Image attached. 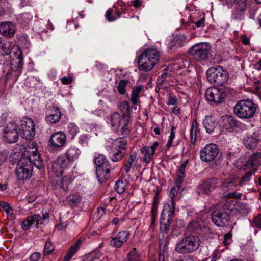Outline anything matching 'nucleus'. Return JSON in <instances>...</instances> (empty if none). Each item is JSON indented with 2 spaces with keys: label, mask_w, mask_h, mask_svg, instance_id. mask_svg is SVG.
Returning a JSON list of instances; mask_svg holds the SVG:
<instances>
[{
  "label": "nucleus",
  "mask_w": 261,
  "mask_h": 261,
  "mask_svg": "<svg viewBox=\"0 0 261 261\" xmlns=\"http://www.w3.org/2000/svg\"><path fill=\"white\" fill-rule=\"evenodd\" d=\"M164 242V240H160V251L159 252V255H168V249L167 248V242L165 243L162 248L161 247L162 244H163Z\"/></svg>",
  "instance_id": "nucleus-53"
},
{
  "label": "nucleus",
  "mask_w": 261,
  "mask_h": 261,
  "mask_svg": "<svg viewBox=\"0 0 261 261\" xmlns=\"http://www.w3.org/2000/svg\"><path fill=\"white\" fill-rule=\"evenodd\" d=\"M24 162H30L31 167L35 166L38 169H40L42 167V162L40 159L39 153L36 150L32 151V153L29 155L28 159L22 160Z\"/></svg>",
  "instance_id": "nucleus-19"
},
{
  "label": "nucleus",
  "mask_w": 261,
  "mask_h": 261,
  "mask_svg": "<svg viewBox=\"0 0 261 261\" xmlns=\"http://www.w3.org/2000/svg\"><path fill=\"white\" fill-rule=\"evenodd\" d=\"M80 150L75 146H70L65 152V155L72 162L78 159L81 154Z\"/></svg>",
  "instance_id": "nucleus-26"
},
{
  "label": "nucleus",
  "mask_w": 261,
  "mask_h": 261,
  "mask_svg": "<svg viewBox=\"0 0 261 261\" xmlns=\"http://www.w3.org/2000/svg\"><path fill=\"white\" fill-rule=\"evenodd\" d=\"M185 40V37L183 35H178L173 37L168 44V48L171 51H175L178 48L181 47Z\"/></svg>",
  "instance_id": "nucleus-25"
},
{
  "label": "nucleus",
  "mask_w": 261,
  "mask_h": 261,
  "mask_svg": "<svg viewBox=\"0 0 261 261\" xmlns=\"http://www.w3.org/2000/svg\"><path fill=\"white\" fill-rule=\"evenodd\" d=\"M111 170H113V168L111 167L107 168L96 167V177L99 182L102 183L106 181L110 177L109 174Z\"/></svg>",
  "instance_id": "nucleus-20"
},
{
  "label": "nucleus",
  "mask_w": 261,
  "mask_h": 261,
  "mask_svg": "<svg viewBox=\"0 0 261 261\" xmlns=\"http://www.w3.org/2000/svg\"><path fill=\"white\" fill-rule=\"evenodd\" d=\"M244 144L248 149H252L257 146L258 142L252 135L247 136L244 138Z\"/></svg>",
  "instance_id": "nucleus-32"
},
{
  "label": "nucleus",
  "mask_w": 261,
  "mask_h": 261,
  "mask_svg": "<svg viewBox=\"0 0 261 261\" xmlns=\"http://www.w3.org/2000/svg\"><path fill=\"white\" fill-rule=\"evenodd\" d=\"M217 183V179L214 177L204 181L198 187V193L210 194L215 189Z\"/></svg>",
  "instance_id": "nucleus-15"
},
{
  "label": "nucleus",
  "mask_w": 261,
  "mask_h": 261,
  "mask_svg": "<svg viewBox=\"0 0 261 261\" xmlns=\"http://www.w3.org/2000/svg\"><path fill=\"white\" fill-rule=\"evenodd\" d=\"M255 170H256L253 169L247 172L246 174L243 176L241 179L239 181L240 185H243L247 182L250 179L251 176L254 173Z\"/></svg>",
  "instance_id": "nucleus-48"
},
{
  "label": "nucleus",
  "mask_w": 261,
  "mask_h": 261,
  "mask_svg": "<svg viewBox=\"0 0 261 261\" xmlns=\"http://www.w3.org/2000/svg\"><path fill=\"white\" fill-rule=\"evenodd\" d=\"M129 235L130 233L127 231H120L111 239L110 245L113 247L120 248L128 241Z\"/></svg>",
  "instance_id": "nucleus-16"
},
{
  "label": "nucleus",
  "mask_w": 261,
  "mask_h": 261,
  "mask_svg": "<svg viewBox=\"0 0 261 261\" xmlns=\"http://www.w3.org/2000/svg\"><path fill=\"white\" fill-rule=\"evenodd\" d=\"M242 206L245 207V205L242 204H237L236 205H233L232 206L229 205V202H226L223 206V209L216 210L211 214V218L214 223L218 227H225L230 221V213L234 210L237 212L242 213H248V211L245 209L244 212H241L239 208Z\"/></svg>",
  "instance_id": "nucleus-1"
},
{
  "label": "nucleus",
  "mask_w": 261,
  "mask_h": 261,
  "mask_svg": "<svg viewBox=\"0 0 261 261\" xmlns=\"http://www.w3.org/2000/svg\"><path fill=\"white\" fill-rule=\"evenodd\" d=\"M73 162L69 160L65 155L59 156L57 159V164L61 168L66 169L69 168Z\"/></svg>",
  "instance_id": "nucleus-36"
},
{
  "label": "nucleus",
  "mask_w": 261,
  "mask_h": 261,
  "mask_svg": "<svg viewBox=\"0 0 261 261\" xmlns=\"http://www.w3.org/2000/svg\"><path fill=\"white\" fill-rule=\"evenodd\" d=\"M253 136L258 142H261V128L257 129L253 134Z\"/></svg>",
  "instance_id": "nucleus-63"
},
{
  "label": "nucleus",
  "mask_w": 261,
  "mask_h": 261,
  "mask_svg": "<svg viewBox=\"0 0 261 261\" xmlns=\"http://www.w3.org/2000/svg\"><path fill=\"white\" fill-rule=\"evenodd\" d=\"M94 161L95 164L97 165L96 167L107 168L111 167L106 158L102 154H99L97 156H95Z\"/></svg>",
  "instance_id": "nucleus-33"
},
{
  "label": "nucleus",
  "mask_w": 261,
  "mask_h": 261,
  "mask_svg": "<svg viewBox=\"0 0 261 261\" xmlns=\"http://www.w3.org/2000/svg\"><path fill=\"white\" fill-rule=\"evenodd\" d=\"M198 122L196 120H194L192 123L190 129V140L191 143L194 144L196 140L197 133L198 131Z\"/></svg>",
  "instance_id": "nucleus-35"
},
{
  "label": "nucleus",
  "mask_w": 261,
  "mask_h": 261,
  "mask_svg": "<svg viewBox=\"0 0 261 261\" xmlns=\"http://www.w3.org/2000/svg\"><path fill=\"white\" fill-rule=\"evenodd\" d=\"M18 130L21 132V137L27 140L33 139L35 135V125L32 119L24 118L20 122Z\"/></svg>",
  "instance_id": "nucleus-9"
},
{
  "label": "nucleus",
  "mask_w": 261,
  "mask_h": 261,
  "mask_svg": "<svg viewBox=\"0 0 261 261\" xmlns=\"http://www.w3.org/2000/svg\"><path fill=\"white\" fill-rule=\"evenodd\" d=\"M79 144L83 147H87L88 145V136L87 134L80 136L79 139Z\"/></svg>",
  "instance_id": "nucleus-50"
},
{
  "label": "nucleus",
  "mask_w": 261,
  "mask_h": 261,
  "mask_svg": "<svg viewBox=\"0 0 261 261\" xmlns=\"http://www.w3.org/2000/svg\"><path fill=\"white\" fill-rule=\"evenodd\" d=\"M23 57L22 53L19 51L17 53L15 59H13L11 63V68L14 71L21 72L23 65Z\"/></svg>",
  "instance_id": "nucleus-23"
},
{
  "label": "nucleus",
  "mask_w": 261,
  "mask_h": 261,
  "mask_svg": "<svg viewBox=\"0 0 261 261\" xmlns=\"http://www.w3.org/2000/svg\"><path fill=\"white\" fill-rule=\"evenodd\" d=\"M219 149L218 146L213 143L206 145L200 151V156L202 161L208 162L213 161L218 155Z\"/></svg>",
  "instance_id": "nucleus-12"
},
{
  "label": "nucleus",
  "mask_w": 261,
  "mask_h": 261,
  "mask_svg": "<svg viewBox=\"0 0 261 261\" xmlns=\"http://www.w3.org/2000/svg\"><path fill=\"white\" fill-rule=\"evenodd\" d=\"M81 244V241L80 240H78L74 245L70 247L64 256V260L65 261H69L71 259L72 256L76 253L78 249L80 248Z\"/></svg>",
  "instance_id": "nucleus-28"
},
{
  "label": "nucleus",
  "mask_w": 261,
  "mask_h": 261,
  "mask_svg": "<svg viewBox=\"0 0 261 261\" xmlns=\"http://www.w3.org/2000/svg\"><path fill=\"white\" fill-rule=\"evenodd\" d=\"M66 141V135L63 132L59 131L51 135L48 143L53 148H58L64 146Z\"/></svg>",
  "instance_id": "nucleus-14"
},
{
  "label": "nucleus",
  "mask_w": 261,
  "mask_h": 261,
  "mask_svg": "<svg viewBox=\"0 0 261 261\" xmlns=\"http://www.w3.org/2000/svg\"><path fill=\"white\" fill-rule=\"evenodd\" d=\"M55 246L49 239H47L43 249V255L46 256L50 254L55 250Z\"/></svg>",
  "instance_id": "nucleus-40"
},
{
  "label": "nucleus",
  "mask_w": 261,
  "mask_h": 261,
  "mask_svg": "<svg viewBox=\"0 0 261 261\" xmlns=\"http://www.w3.org/2000/svg\"><path fill=\"white\" fill-rule=\"evenodd\" d=\"M158 200L156 197H154V200L152 203V208H151V216H156L157 215V211H158Z\"/></svg>",
  "instance_id": "nucleus-55"
},
{
  "label": "nucleus",
  "mask_w": 261,
  "mask_h": 261,
  "mask_svg": "<svg viewBox=\"0 0 261 261\" xmlns=\"http://www.w3.org/2000/svg\"><path fill=\"white\" fill-rule=\"evenodd\" d=\"M200 229L201 225L198 221H192L188 224L186 227V231L189 232L198 233Z\"/></svg>",
  "instance_id": "nucleus-34"
},
{
  "label": "nucleus",
  "mask_w": 261,
  "mask_h": 261,
  "mask_svg": "<svg viewBox=\"0 0 261 261\" xmlns=\"http://www.w3.org/2000/svg\"><path fill=\"white\" fill-rule=\"evenodd\" d=\"M228 8L233 7L232 16L236 19H241L247 9L248 0H223Z\"/></svg>",
  "instance_id": "nucleus-7"
},
{
  "label": "nucleus",
  "mask_w": 261,
  "mask_h": 261,
  "mask_svg": "<svg viewBox=\"0 0 261 261\" xmlns=\"http://www.w3.org/2000/svg\"><path fill=\"white\" fill-rule=\"evenodd\" d=\"M127 81L125 80H120L117 87L119 93L120 94H124L126 92L125 87L127 84Z\"/></svg>",
  "instance_id": "nucleus-49"
},
{
  "label": "nucleus",
  "mask_w": 261,
  "mask_h": 261,
  "mask_svg": "<svg viewBox=\"0 0 261 261\" xmlns=\"http://www.w3.org/2000/svg\"><path fill=\"white\" fill-rule=\"evenodd\" d=\"M126 186L122 179H119L115 184V190L118 193L122 194L125 191Z\"/></svg>",
  "instance_id": "nucleus-43"
},
{
  "label": "nucleus",
  "mask_w": 261,
  "mask_h": 261,
  "mask_svg": "<svg viewBox=\"0 0 261 261\" xmlns=\"http://www.w3.org/2000/svg\"><path fill=\"white\" fill-rule=\"evenodd\" d=\"M254 223L256 227L261 228V214L255 218Z\"/></svg>",
  "instance_id": "nucleus-64"
},
{
  "label": "nucleus",
  "mask_w": 261,
  "mask_h": 261,
  "mask_svg": "<svg viewBox=\"0 0 261 261\" xmlns=\"http://www.w3.org/2000/svg\"><path fill=\"white\" fill-rule=\"evenodd\" d=\"M127 261H140L141 255L136 248H132L127 255Z\"/></svg>",
  "instance_id": "nucleus-37"
},
{
  "label": "nucleus",
  "mask_w": 261,
  "mask_h": 261,
  "mask_svg": "<svg viewBox=\"0 0 261 261\" xmlns=\"http://www.w3.org/2000/svg\"><path fill=\"white\" fill-rule=\"evenodd\" d=\"M238 125V121L233 116L225 115L222 117L221 125L226 130L231 132Z\"/></svg>",
  "instance_id": "nucleus-17"
},
{
  "label": "nucleus",
  "mask_w": 261,
  "mask_h": 261,
  "mask_svg": "<svg viewBox=\"0 0 261 261\" xmlns=\"http://www.w3.org/2000/svg\"><path fill=\"white\" fill-rule=\"evenodd\" d=\"M223 188L228 190H232L237 186V180L234 179H227L222 185Z\"/></svg>",
  "instance_id": "nucleus-46"
},
{
  "label": "nucleus",
  "mask_w": 261,
  "mask_h": 261,
  "mask_svg": "<svg viewBox=\"0 0 261 261\" xmlns=\"http://www.w3.org/2000/svg\"><path fill=\"white\" fill-rule=\"evenodd\" d=\"M160 54L156 49L148 48L144 51L138 60L140 70L148 71L151 70L159 61Z\"/></svg>",
  "instance_id": "nucleus-3"
},
{
  "label": "nucleus",
  "mask_w": 261,
  "mask_h": 261,
  "mask_svg": "<svg viewBox=\"0 0 261 261\" xmlns=\"http://www.w3.org/2000/svg\"><path fill=\"white\" fill-rule=\"evenodd\" d=\"M206 77L210 83L214 85L222 86L228 80V73L221 66L211 67L206 71Z\"/></svg>",
  "instance_id": "nucleus-5"
},
{
  "label": "nucleus",
  "mask_w": 261,
  "mask_h": 261,
  "mask_svg": "<svg viewBox=\"0 0 261 261\" xmlns=\"http://www.w3.org/2000/svg\"><path fill=\"white\" fill-rule=\"evenodd\" d=\"M130 119L129 116L124 117V124L121 128V134L124 136L128 135L130 133V129L128 126Z\"/></svg>",
  "instance_id": "nucleus-45"
},
{
  "label": "nucleus",
  "mask_w": 261,
  "mask_h": 261,
  "mask_svg": "<svg viewBox=\"0 0 261 261\" xmlns=\"http://www.w3.org/2000/svg\"><path fill=\"white\" fill-rule=\"evenodd\" d=\"M8 153L7 151L0 152V165H2L7 159Z\"/></svg>",
  "instance_id": "nucleus-61"
},
{
  "label": "nucleus",
  "mask_w": 261,
  "mask_h": 261,
  "mask_svg": "<svg viewBox=\"0 0 261 261\" xmlns=\"http://www.w3.org/2000/svg\"><path fill=\"white\" fill-rule=\"evenodd\" d=\"M174 215V210L171 208V206L169 204H165L163 206V210L161 215L160 220L163 221L166 219L167 224H170L171 226L172 223V216Z\"/></svg>",
  "instance_id": "nucleus-21"
},
{
  "label": "nucleus",
  "mask_w": 261,
  "mask_h": 261,
  "mask_svg": "<svg viewBox=\"0 0 261 261\" xmlns=\"http://www.w3.org/2000/svg\"><path fill=\"white\" fill-rule=\"evenodd\" d=\"M261 164V153H254L250 156L244 166V169L246 170L253 166H259Z\"/></svg>",
  "instance_id": "nucleus-22"
},
{
  "label": "nucleus",
  "mask_w": 261,
  "mask_h": 261,
  "mask_svg": "<svg viewBox=\"0 0 261 261\" xmlns=\"http://www.w3.org/2000/svg\"><path fill=\"white\" fill-rule=\"evenodd\" d=\"M200 244V240L196 235H187L176 244L175 250L180 254L192 253L196 250Z\"/></svg>",
  "instance_id": "nucleus-4"
},
{
  "label": "nucleus",
  "mask_w": 261,
  "mask_h": 261,
  "mask_svg": "<svg viewBox=\"0 0 261 261\" xmlns=\"http://www.w3.org/2000/svg\"><path fill=\"white\" fill-rule=\"evenodd\" d=\"M68 131L71 136V138L73 139L79 132V128L75 124L70 123L68 125Z\"/></svg>",
  "instance_id": "nucleus-44"
},
{
  "label": "nucleus",
  "mask_w": 261,
  "mask_h": 261,
  "mask_svg": "<svg viewBox=\"0 0 261 261\" xmlns=\"http://www.w3.org/2000/svg\"><path fill=\"white\" fill-rule=\"evenodd\" d=\"M136 157L137 155L136 152H133L129 155V157L127 160V162L124 165V170L126 173H128L130 171L132 165L136 159Z\"/></svg>",
  "instance_id": "nucleus-42"
},
{
  "label": "nucleus",
  "mask_w": 261,
  "mask_h": 261,
  "mask_svg": "<svg viewBox=\"0 0 261 261\" xmlns=\"http://www.w3.org/2000/svg\"><path fill=\"white\" fill-rule=\"evenodd\" d=\"M121 116L117 112L111 115V123L112 126H118L120 125Z\"/></svg>",
  "instance_id": "nucleus-41"
},
{
  "label": "nucleus",
  "mask_w": 261,
  "mask_h": 261,
  "mask_svg": "<svg viewBox=\"0 0 261 261\" xmlns=\"http://www.w3.org/2000/svg\"><path fill=\"white\" fill-rule=\"evenodd\" d=\"M257 108V105L250 99L241 100L236 103L233 113L240 119L248 120L254 116Z\"/></svg>",
  "instance_id": "nucleus-2"
},
{
  "label": "nucleus",
  "mask_w": 261,
  "mask_h": 261,
  "mask_svg": "<svg viewBox=\"0 0 261 261\" xmlns=\"http://www.w3.org/2000/svg\"><path fill=\"white\" fill-rule=\"evenodd\" d=\"M49 218V214L45 212L42 214V216L39 215H34L28 217L22 223L21 227L23 230H27L34 222H36V227L39 224H43V221Z\"/></svg>",
  "instance_id": "nucleus-13"
},
{
  "label": "nucleus",
  "mask_w": 261,
  "mask_h": 261,
  "mask_svg": "<svg viewBox=\"0 0 261 261\" xmlns=\"http://www.w3.org/2000/svg\"><path fill=\"white\" fill-rule=\"evenodd\" d=\"M0 206L4 208L7 214H13V210L8 203L0 201Z\"/></svg>",
  "instance_id": "nucleus-51"
},
{
  "label": "nucleus",
  "mask_w": 261,
  "mask_h": 261,
  "mask_svg": "<svg viewBox=\"0 0 261 261\" xmlns=\"http://www.w3.org/2000/svg\"><path fill=\"white\" fill-rule=\"evenodd\" d=\"M176 129V127L175 126H172L170 135L169 136V139L168 140L167 144L166 145V146L167 148H169L172 145L173 141L175 138V132L174 130Z\"/></svg>",
  "instance_id": "nucleus-54"
},
{
  "label": "nucleus",
  "mask_w": 261,
  "mask_h": 261,
  "mask_svg": "<svg viewBox=\"0 0 261 261\" xmlns=\"http://www.w3.org/2000/svg\"><path fill=\"white\" fill-rule=\"evenodd\" d=\"M177 100L175 96H173L171 94L168 95V101L167 104L168 105H175L177 103Z\"/></svg>",
  "instance_id": "nucleus-59"
},
{
  "label": "nucleus",
  "mask_w": 261,
  "mask_h": 261,
  "mask_svg": "<svg viewBox=\"0 0 261 261\" xmlns=\"http://www.w3.org/2000/svg\"><path fill=\"white\" fill-rule=\"evenodd\" d=\"M188 160H187L184 163H183L179 168L178 169L179 175H182L185 176V169L187 165Z\"/></svg>",
  "instance_id": "nucleus-60"
},
{
  "label": "nucleus",
  "mask_w": 261,
  "mask_h": 261,
  "mask_svg": "<svg viewBox=\"0 0 261 261\" xmlns=\"http://www.w3.org/2000/svg\"><path fill=\"white\" fill-rule=\"evenodd\" d=\"M0 49L2 54L3 55H8L11 53V46L9 43H2V42L0 44Z\"/></svg>",
  "instance_id": "nucleus-47"
},
{
  "label": "nucleus",
  "mask_w": 261,
  "mask_h": 261,
  "mask_svg": "<svg viewBox=\"0 0 261 261\" xmlns=\"http://www.w3.org/2000/svg\"><path fill=\"white\" fill-rule=\"evenodd\" d=\"M127 143V141L124 137L119 138L114 140L111 147L119 150L121 149H125L126 151Z\"/></svg>",
  "instance_id": "nucleus-31"
},
{
  "label": "nucleus",
  "mask_w": 261,
  "mask_h": 261,
  "mask_svg": "<svg viewBox=\"0 0 261 261\" xmlns=\"http://www.w3.org/2000/svg\"><path fill=\"white\" fill-rule=\"evenodd\" d=\"M203 125L206 132L211 134L214 132V129L217 125V122L214 117L206 116L203 121Z\"/></svg>",
  "instance_id": "nucleus-24"
},
{
  "label": "nucleus",
  "mask_w": 261,
  "mask_h": 261,
  "mask_svg": "<svg viewBox=\"0 0 261 261\" xmlns=\"http://www.w3.org/2000/svg\"><path fill=\"white\" fill-rule=\"evenodd\" d=\"M21 20L24 23H28L33 18V15L29 12H24L21 14Z\"/></svg>",
  "instance_id": "nucleus-56"
},
{
  "label": "nucleus",
  "mask_w": 261,
  "mask_h": 261,
  "mask_svg": "<svg viewBox=\"0 0 261 261\" xmlns=\"http://www.w3.org/2000/svg\"><path fill=\"white\" fill-rule=\"evenodd\" d=\"M81 201V196L77 195H71L68 197L67 203L71 206H76Z\"/></svg>",
  "instance_id": "nucleus-39"
},
{
  "label": "nucleus",
  "mask_w": 261,
  "mask_h": 261,
  "mask_svg": "<svg viewBox=\"0 0 261 261\" xmlns=\"http://www.w3.org/2000/svg\"><path fill=\"white\" fill-rule=\"evenodd\" d=\"M143 85L137 86L133 88L131 94V101L133 105H137L139 100V94L143 90Z\"/></svg>",
  "instance_id": "nucleus-30"
},
{
  "label": "nucleus",
  "mask_w": 261,
  "mask_h": 261,
  "mask_svg": "<svg viewBox=\"0 0 261 261\" xmlns=\"http://www.w3.org/2000/svg\"><path fill=\"white\" fill-rule=\"evenodd\" d=\"M15 33L14 25L10 22H2L0 23V33L9 37H13Z\"/></svg>",
  "instance_id": "nucleus-18"
},
{
  "label": "nucleus",
  "mask_w": 261,
  "mask_h": 261,
  "mask_svg": "<svg viewBox=\"0 0 261 261\" xmlns=\"http://www.w3.org/2000/svg\"><path fill=\"white\" fill-rule=\"evenodd\" d=\"M18 125L14 122L8 123L3 129V140L8 143H16L18 139Z\"/></svg>",
  "instance_id": "nucleus-8"
},
{
  "label": "nucleus",
  "mask_w": 261,
  "mask_h": 261,
  "mask_svg": "<svg viewBox=\"0 0 261 261\" xmlns=\"http://www.w3.org/2000/svg\"><path fill=\"white\" fill-rule=\"evenodd\" d=\"M120 109L124 112L129 111V105L127 101H124L121 103L119 106Z\"/></svg>",
  "instance_id": "nucleus-58"
},
{
  "label": "nucleus",
  "mask_w": 261,
  "mask_h": 261,
  "mask_svg": "<svg viewBox=\"0 0 261 261\" xmlns=\"http://www.w3.org/2000/svg\"><path fill=\"white\" fill-rule=\"evenodd\" d=\"M112 13L113 10L111 9L108 10L106 13L105 16L109 21H113L120 18L121 17L122 12L116 11L115 12V15L114 16L112 15Z\"/></svg>",
  "instance_id": "nucleus-38"
},
{
  "label": "nucleus",
  "mask_w": 261,
  "mask_h": 261,
  "mask_svg": "<svg viewBox=\"0 0 261 261\" xmlns=\"http://www.w3.org/2000/svg\"><path fill=\"white\" fill-rule=\"evenodd\" d=\"M160 229L161 231L164 233H167L169 230L171 226L170 224H167L166 222H164L163 220H160Z\"/></svg>",
  "instance_id": "nucleus-57"
},
{
  "label": "nucleus",
  "mask_w": 261,
  "mask_h": 261,
  "mask_svg": "<svg viewBox=\"0 0 261 261\" xmlns=\"http://www.w3.org/2000/svg\"><path fill=\"white\" fill-rule=\"evenodd\" d=\"M61 113L58 108H56L55 113L46 116L45 118L46 121L48 124H55L61 118Z\"/></svg>",
  "instance_id": "nucleus-29"
},
{
  "label": "nucleus",
  "mask_w": 261,
  "mask_h": 261,
  "mask_svg": "<svg viewBox=\"0 0 261 261\" xmlns=\"http://www.w3.org/2000/svg\"><path fill=\"white\" fill-rule=\"evenodd\" d=\"M205 96L208 101L219 104L224 101L226 93L223 88L211 87L207 89Z\"/></svg>",
  "instance_id": "nucleus-10"
},
{
  "label": "nucleus",
  "mask_w": 261,
  "mask_h": 261,
  "mask_svg": "<svg viewBox=\"0 0 261 261\" xmlns=\"http://www.w3.org/2000/svg\"><path fill=\"white\" fill-rule=\"evenodd\" d=\"M29 162H24L21 160L18 163L15 169V174L18 180L28 179L32 176L33 167Z\"/></svg>",
  "instance_id": "nucleus-11"
},
{
  "label": "nucleus",
  "mask_w": 261,
  "mask_h": 261,
  "mask_svg": "<svg viewBox=\"0 0 261 261\" xmlns=\"http://www.w3.org/2000/svg\"><path fill=\"white\" fill-rule=\"evenodd\" d=\"M41 257V254L36 252L33 253L30 257V261H38Z\"/></svg>",
  "instance_id": "nucleus-62"
},
{
  "label": "nucleus",
  "mask_w": 261,
  "mask_h": 261,
  "mask_svg": "<svg viewBox=\"0 0 261 261\" xmlns=\"http://www.w3.org/2000/svg\"><path fill=\"white\" fill-rule=\"evenodd\" d=\"M168 67H166L165 69H164L163 73L158 77V83L159 85H162L163 83L165 81L168 75Z\"/></svg>",
  "instance_id": "nucleus-52"
},
{
  "label": "nucleus",
  "mask_w": 261,
  "mask_h": 261,
  "mask_svg": "<svg viewBox=\"0 0 261 261\" xmlns=\"http://www.w3.org/2000/svg\"><path fill=\"white\" fill-rule=\"evenodd\" d=\"M211 51V45L207 43L196 44L192 46L189 53L197 61H205L208 58Z\"/></svg>",
  "instance_id": "nucleus-6"
},
{
  "label": "nucleus",
  "mask_w": 261,
  "mask_h": 261,
  "mask_svg": "<svg viewBox=\"0 0 261 261\" xmlns=\"http://www.w3.org/2000/svg\"><path fill=\"white\" fill-rule=\"evenodd\" d=\"M126 151L125 149H121V150H119L111 147L110 158L113 162H118L122 159L126 154Z\"/></svg>",
  "instance_id": "nucleus-27"
}]
</instances>
